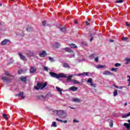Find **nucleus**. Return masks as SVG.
Masks as SVG:
<instances>
[{
  "instance_id": "obj_45",
  "label": "nucleus",
  "mask_w": 130,
  "mask_h": 130,
  "mask_svg": "<svg viewBox=\"0 0 130 130\" xmlns=\"http://www.w3.org/2000/svg\"><path fill=\"white\" fill-rule=\"evenodd\" d=\"M42 25H43V26H45L46 25V21H43Z\"/></svg>"
},
{
  "instance_id": "obj_46",
  "label": "nucleus",
  "mask_w": 130,
  "mask_h": 130,
  "mask_svg": "<svg viewBox=\"0 0 130 130\" xmlns=\"http://www.w3.org/2000/svg\"><path fill=\"white\" fill-rule=\"evenodd\" d=\"M56 120H57V121H59L60 122H63V121L62 120L59 119L58 118H56Z\"/></svg>"
},
{
  "instance_id": "obj_10",
  "label": "nucleus",
  "mask_w": 130,
  "mask_h": 130,
  "mask_svg": "<svg viewBox=\"0 0 130 130\" xmlns=\"http://www.w3.org/2000/svg\"><path fill=\"white\" fill-rule=\"evenodd\" d=\"M78 90V87L76 86H72L69 88L70 91H73V92H76Z\"/></svg>"
},
{
  "instance_id": "obj_49",
  "label": "nucleus",
  "mask_w": 130,
  "mask_h": 130,
  "mask_svg": "<svg viewBox=\"0 0 130 130\" xmlns=\"http://www.w3.org/2000/svg\"><path fill=\"white\" fill-rule=\"evenodd\" d=\"M110 127H112V126H113V122H111L110 123Z\"/></svg>"
},
{
  "instance_id": "obj_55",
  "label": "nucleus",
  "mask_w": 130,
  "mask_h": 130,
  "mask_svg": "<svg viewBox=\"0 0 130 130\" xmlns=\"http://www.w3.org/2000/svg\"><path fill=\"white\" fill-rule=\"evenodd\" d=\"M85 24H86L87 26H89V23L88 22V21H86Z\"/></svg>"
},
{
  "instance_id": "obj_62",
  "label": "nucleus",
  "mask_w": 130,
  "mask_h": 130,
  "mask_svg": "<svg viewBox=\"0 0 130 130\" xmlns=\"http://www.w3.org/2000/svg\"><path fill=\"white\" fill-rule=\"evenodd\" d=\"M130 86V84H128V87Z\"/></svg>"
},
{
  "instance_id": "obj_13",
  "label": "nucleus",
  "mask_w": 130,
  "mask_h": 130,
  "mask_svg": "<svg viewBox=\"0 0 130 130\" xmlns=\"http://www.w3.org/2000/svg\"><path fill=\"white\" fill-rule=\"evenodd\" d=\"M19 81H21L22 82H26V81H27V77L21 76L19 78Z\"/></svg>"
},
{
  "instance_id": "obj_50",
  "label": "nucleus",
  "mask_w": 130,
  "mask_h": 130,
  "mask_svg": "<svg viewBox=\"0 0 130 130\" xmlns=\"http://www.w3.org/2000/svg\"><path fill=\"white\" fill-rule=\"evenodd\" d=\"M127 78H128L129 79H127V82H129L130 83V76H127Z\"/></svg>"
},
{
  "instance_id": "obj_5",
  "label": "nucleus",
  "mask_w": 130,
  "mask_h": 130,
  "mask_svg": "<svg viewBox=\"0 0 130 130\" xmlns=\"http://www.w3.org/2000/svg\"><path fill=\"white\" fill-rule=\"evenodd\" d=\"M18 55H19L20 59H21V60H23V61L27 60V59L26 58V56H25L24 55H23V54H22V53H18Z\"/></svg>"
},
{
  "instance_id": "obj_33",
  "label": "nucleus",
  "mask_w": 130,
  "mask_h": 130,
  "mask_svg": "<svg viewBox=\"0 0 130 130\" xmlns=\"http://www.w3.org/2000/svg\"><path fill=\"white\" fill-rule=\"evenodd\" d=\"M70 46H71V47H74V48H78V47L74 44H71Z\"/></svg>"
},
{
  "instance_id": "obj_52",
  "label": "nucleus",
  "mask_w": 130,
  "mask_h": 130,
  "mask_svg": "<svg viewBox=\"0 0 130 130\" xmlns=\"http://www.w3.org/2000/svg\"><path fill=\"white\" fill-rule=\"evenodd\" d=\"M73 121H74V122H79V121L77 120V119H74Z\"/></svg>"
},
{
  "instance_id": "obj_38",
  "label": "nucleus",
  "mask_w": 130,
  "mask_h": 130,
  "mask_svg": "<svg viewBox=\"0 0 130 130\" xmlns=\"http://www.w3.org/2000/svg\"><path fill=\"white\" fill-rule=\"evenodd\" d=\"M99 60V57H95L94 58V61H95V62H98Z\"/></svg>"
},
{
  "instance_id": "obj_57",
  "label": "nucleus",
  "mask_w": 130,
  "mask_h": 130,
  "mask_svg": "<svg viewBox=\"0 0 130 130\" xmlns=\"http://www.w3.org/2000/svg\"><path fill=\"white\" fill-rule=\"evenodd\" d=\"M92 40H93V37H92L90 39V42H92Z\"/></svg>"
},
{
  "instance_id": "obj_41",
  "label": "nucleus",
  "mask_w": 130,
  "mask_h": 130,
  "mask_svg": "<svg viewBox=\"0 0 130 130\" xmlns=\"http://www.w3.org/2000/svg\"><path fill=\"white\" fill-rule=\"evenodd\" d=\"M90 86L91 87H93V88H95V87H96V84L93 83V82H91L90 83Z\"/></svg>"
},
{
  "instance_id": "obj_17",
  "label": "nucleus",
  "mask_w": 130,
  "mask_h": 130,
  "mask_svg": "<svg viewBox=\"0 0 130 130\" xmlns=\"http://www.w3.org/2000/svg\"><path fill=\"white\" fill-rule=\"evenodd\" d=\"M123 125L127 128L126 130H130V125L128 123H124Z\"/></svg>"
},
{
  "instance_id": "obj_34",
  "label": "nucleus",
  "mask_w": 130,
  "mask_h": 130,
  "mask_svg": "<svg viewBox=\"0 0 130 130\" xmlns=\"http://www.w3.org/2000/svg\"><path fill=\"white\" fill-rule=\"evenodd\" d=\"M113 86L115 87V88H117V89H122L123 88V87L122 86H116L115 85H114Z\"/></svg>"
},
{
  "instance_id": "obj_7",
  "label": "nucleus",
  "mask_w": 130,
  "mask_h": 130,
  "mask_svg": "<svg viewBox=\"0 0 130 130\" xmlns=\"http://www.w3.org/2000/svg\"><path fill=\"white\" fill-rule=\"evenodd\" d=\"M39 55L41 57H45L47 55V53H46V51H43L42 52L39 54Z\"/></svg>"
},
{
  "instance_id": "obj_64",
  "label": "nucleus",
  "mask_w": 130,
  "mask_h": 130,
  "mask_svg": "<svg viewBox=\"0 0 130 130\" xmlns=\"http://www.w3.org/2000/svg\"><path fill=\"white\" fill-rule=\"evenodd\" d=\"M0 6H1V7H2V4H0Z\"/></svg>"
},
{
  "instance_id": "obj_14",
  "label": "nucleus",
  "mask_w": 130,
  "mask_h": 130,
  "mask_svg": "<svg viewBox=\"0 0 130 130\" xmlns=\"http://www.w3.org/2000/svg\"><path fill=\"white\" fill-rule=\"evenodd\" d=\"M67 112L63 111L62 115L60 116V118H65V117H67Z\"/></svg>"
},
{
  "instance_id": "obj_26",
  "label": "nucleus",
  "mask_w": 130,
  "mask_h": 130,
  "mask_svg": "<svg viewBox=\"0 0 130 130\" xmlns=\"http://www.w3.org/2000/svg\"><path fill=\"white\" fill-rule=\"evenodd\" d=\"M56 89L58 92H59L60 94H62V92H61V89L57 86L56 87Z\"/></svg>"
},
{
  "instance_id": "obj_40",
  "label": "nucleus",
  "mask_w": 130,
  "mask_h": 130,
  "mask_svg": "<svg viewBox=\"0 0 130 130\" xmlns=\"http://www.w3.org/2000/svg\"><path fill=\"white\" fill-rule=\"evenodd\" d=\"M44 70L46 72H48V68L46 66H44Z\"/></svg>"
},
{
  "instance_id": "obj_9",
  "label": "nucleus",
  "mask_w": 130,
  "mask_h": 130,
  "mask_svg": "<svg viewBox=\"0 0 130 130\" xmlns=\"http://www.w3.org/2000/svg\"><path fill=\"white\" fill-rule=\"evenodd\" d=\"M27 56L28 57H31V56H34V52L29 51L27 53Z\"/></svg>"
},
{
  "instance_id": "obj_51",
  "label": "nucleus",
  "mask_w": 130,
  "mask_h": 130,
  "mask_svg": "<svg viewBox=\"0 0 130 130\" xmlns=\"http://www.w3.org/2000/svg\"><path fill=\"white\" fill-rule=\"evenodd\" d=\"M126 25L127 27H130V25H129V24L128 23V22H126Z\"/></svg>"
},
{
  "instance_id": "obj_59",
  "label": "nucleus",
  "mask_w": 130,
  "mask_h": 130,
  "mask_svg": "<svg viewBox=\"0 0 130 130\" xmlns=\"http://www.w3.org/2000/svg\"><path fill=\"white\" fill-rule=\"evenodd\" d=\"M127 121H128V122H129L128 124L130 125V120L129 119L127 120Z\"/></svg>"
},
{
  "instance_id": "obj_4",
  "label": "nucleus",
  "mask_w": 130,
  "mask_h": 130,
  "mask_svg": "<svg viewBox=\"0 0 130 130\" xmlns=\"http://www.w3.org/2000/svg\"><path fill=\"white\" fill-rule=\"evenodd\" d=\"M66 51L67 52H69V53H73L72 55L70 56V57H72V56H75V53H74V51L73 50L70 49L69 47H67L65 48Z\"/></svg>"
},
{
  "instance_id": "obj_32",
  "label": "nucleus",
  "mask_w": 130,
  "mask_h": 130,
  "mask_svg": "<svg viewBox=\"0 0 130 130\" xmlns=\"http://www.w3.org/2000/svg\"><path fill=\"white\" fill-rule=\"evenodd\" d=\"M59 29L61 32H66V28L65 27H60Z\"/></svg>"
},
{
  "instance_id": "obj_28",
  "label": "nucleus",
  "mask_w": 130,
  "mask_h": 130,
  "mask_svg": "<svg viewBox=\"0 0 130 130\" xmlns=\"http://www.w3.org/2000/svg\"><path fill=\"white\" fill-rule=\"evenodd\" d=\"M24 95V93L23 92H20L19 94H16V96H22V99H24V96H23Z\"/></svg>"
},
{
  "instance_id": "obj_27",
  "label": "nucleus",
  "mask_w": 130,
  "mask_h": 130,
  "mask_svg": "<svg viewBox=\"0 0 130 130\" xmlns=\"http://www.w3.org/2000/svg\"><path fill=\"white\" fill-rule=\"evenodd\" d=\"M26 30L28 31V32H31V31H33V28L31 27L30 26H28Z\"/></svg>"
},
{
  "instance_id": "obj_58",
  "label": "nucleus",
  "mask_w": 130,
  "mask_h": 130,
  "mask_svg": "<svg viewBox=\"0 0 130 130\" xmlns=\"http://www.w3.org/2000/svg\"><path fill=\"white\" fill-rule=\"evenodd\" d=\"M114 41L113 40H110V42H114Z\"/></svg>"
},
{
  "instance_id": "obj_6",
  "label": "nucleus",
  "mask_w": 130,
  "mask_h": 130,
  "mask_svg": "<svg viewBox=\"0 0 130 130\" xmlns=\"http://www.w3.org/2000/svg\"><path fill=\"white\" fill-rule=\"evenodd\" d=\"M11 41L9 39H5L1 43V45H6L7 43H10Z\"/></svg>"
},
{
  "instance_id": "obj_43",
  "label": "nucleus",
  "mask_w": 130,
  "mask_h": 130,
  "mask_svg": "<svg viewBox=\"0 0 130 130\" xmlns=\"http://www.w3.org/2000/svg\"><path fill=\"white\" fill-rule=\"evenodd\" d=\"M87 83H90V84L91 83H92V78H89L88 79V80L87 81Z\"/></svg>"
},
{
  "instance_id": "obj_37",
  "label": "nucleus",
  "mask_w": 130,
  "mask_h": 130,
  "mask_svg": "<svg viewBox=\"0 0 130 130\" xmlns=\"http://www.w3.org/2000/svg\"><path fill=\"white\" fill-rule=\"evenodd\" d=\"M121 64L119 63H116L115 64V67H116V68H117L118 67H121Z\"/></svg>"
},
{
  "instance_id": "obj_47",
  "label": "nucleus",
  "mask_w": 130,
  "mask_h": 130,
  "mask_svg": "<svg viewBox=\"0 0 130 130\" xmlns=\"http://www.w3.org/2000/svg\"><path fill=\"white\" fill-rule=\"evenodd\" d=\"M116 70H117V69H116V68H112L111 70V71H112V72H116Z\"/></svg>"
},
{
  "instance_id": "obj_35",
  "label": "nucleus",
  "mask_w": 130,
  "mask_h": 130,
  "mask_svg": "<svg viewBox=\"0 0 130 130\" xmlns=\"http://www.w3.org/2000/svg\"><path fill=\"white\" fill-rule=\"evenodd\" d=\"M52 126H53L54 127H56V126H57V125H56V122H53Z\"/></svg>"
},
{
  "instance_id": "obj_25",
  "label": "nucleus",
  "mask_w": 130,
  "mask_h": 130,
  "mask_svg": "<svg viewBox=\"0 0 130 130\" xmlns=\"http://www.w3.org/2000/svg\"><path fill=\"white\" fill-rule=\"evenodd\" d=\"M96 69H104V68H105V66H103V65H98L96 67Z\"/></svg>"
},
{
  "instance_id": "obj_61",
  "label": "nucleus",
  "mask_w": 130,
  "mask_h": 130,
  "mask_svg": "<svg viewBox=\"0 0 130 130\" xmlns=\"http://www.w3.org/2000/svg\"><path fill=\"white\" fill-rule=\"evenodd\" d=\"M75 24H78V22L75 21Z\"/></svg>"
},
{
  "instance_id": "obj_23",
  "label": "nucleus",
  "mask_w": 130,
  "mask_h": 130,
  "mask_svg": "<svg viewBox=\"0 0 130 130\" xmlns=\"http://www.w3.org/2000/svg\"><path fill=\"white\" fill-rule=\"evenodd\" d=\"M125 64H128L130 62V58H125Z\"/></svg>"
},
{
  "instance_id": "obj_16",
  "label": "nucleus",
  "mask_w": 130,
  "mask_h": 130,
  "mask_svg": "<svg viewBox=\"0 0 130 130\" xmlns=\"http://www.w3.org/2000/svg\"><path fill=\"white\" fill-rule=\"evenodd\" d=\"M38 98L40 100H42V101H45L46 98L44 95H39L38 96Z\"/></svg>"
},
{
  "instance_id": "obj_36",
  "label": "nucleus",
  "mask_w": 130,
  "mask_h": 130,
  "mask_svg": "<svg viewBox=\"0 0 130 130\" xmlns=\"http://www.w3.org/2000/svg\"><path fill=\"white\" fill-rule=\"evenodd\" d=\"M116 4H121V3H123V0H118L116 1Z\"/></svg>"
},
{
  "instance_id": "obj_56",
  "label": "nucleus",
  "mask_w": 130,
  "mask_h": 130,
  "mask_svg": "<svg viewBox=\"0 0 130 130\" xmlns=\"http://www.w3.org/2000/svg\"><path fill=\"white\" fill-rule=\"evenodd\" d=\"M64 123H67L68 122V121L67 120H64L63 121V122Z\"/></svg>"
},
{
  "instance_id": "obj_39",
  "label": "nucleus",
  "mask_w": 130,
  "mask_h": 130,
  "mask_svg": "<svg viewBox=\"0 0 130 130\" xmlns=\"http://www.w3.org/2000/svg\"><path fill=\"white\" fill-rule=\"evenodd\" d=\"M114 96L115 97L117 95V90H115L113 93Z\"/></svg>"
},
{
  "instance_id": "obj_44",
  "label": "nucleus",
  "mask_w": 130,
  "mask_h": 130,
  "mask_svg": "<svg viewBox=\"0 0 130 130\" xmlns=\"http://www.w3.org/2000/svg\"><path fill=\"white\" fill-rule=\"evenodd\" d=\"M122 40L123 41H126V40H127V38H126V37H123L122 38Z\"/></svg>"
},
{
  "instance_id": "obj_54",
  "label": "nucleus",
  "mask_w": 130,
  "mask_h": 130,
  "mask_svg": "<svg viewBox=\"0 0 130 130\" xmlns=\"http://www.w3.org/2000/svg\"><path fill=\"white\" fill-rule=\"evenodd\" d=\"M69 108H71V109H76V108H74V107H71V106H69Z\"/></svg>"
},
{
  "instance_id": "obj_48",
  "label": "nucleus",
  "mask_w": 130,
  "mask_h": 130,
  "mask_svg": "<svg viewBox=\"0 0 130 130\" xmlns=\"http://www.w3.org/2000/svg\"><path fill=\"white\" fill-rule=\"evenodd\" d=\"M5 75H6V76H9L8 77H10V74L9 73V72H6V73H5Z\"/></svg>"
},
{
  "instance_id": "obj_42",
  "label": "nucleus",
  "mask_w": 130,
  "mask_h": 130,
  "mask_svg": "<svg viewBox=\"0 0 130 130\" xmlns=\"http://www.w3.org/2000/svg\"><path fill=\"white\" fill-rule=\"evenodd\" d=\"M3 117L4 118H5V119H8V116L7 115V114H4L3 115Z\"/></svg>"
},
{
  "instance_id": "obj_19",
  "label": "nucleus",
  "mask_w": 130,
  "mask_h": 130,
  "mask_svg": "<svg viewBox=\"0 0 130 130\" xmlns=\"http://www.w3.org/2000/svg\"><path fill=\"white\" fill-rule=\"evenodd\" d=\"M59 46H60V45L59 44V43H58V42L55 43V44L53 45V47L54 48H58Z\"/></svg>"
},
{
  "instance_id": "obj_29",
  "label": "nucleus",
  "mask_w": 130,
  "mask_h": 130,
  "mask_svg": "<svg viewBox=\"0 0 130 130\" xmlns=\"http://www.w3.org/2000/svg\"><path fill=\"white\" fill-rule=\"evenodd\" d=\"M72 82L74 83V84H77V85H80V82H79L76 80H72Z\"/></svg>"
},
{
  "instance_id": "obj_15",
  "label": "nucleus",
  "mask_w": 130,
  "mask_h": 130,
  "mask_svg": "<svg viewBox=\"0 0 130 130\" xmlns=\"http://www.w3.org/2000/svg\"><path fill=\"white\" fill-rule=\"evenodd\" d=\"M89 74L87 72H83L81 74H77L75 76H78V77H80L81 76H88Z\"/></svg>"
},
{
  "instance_id": "obj_24",
  "label": "nucleus",
  "mask_w": 130,
  "mask_h": 130,
  "mask_svg": "<svg viewBox=\"0 0 130 130\" xmlns=\"http://www.w3.org/2000/svg\"><path fill=\"white\" fill-rule=\"evenodd\" d=\"M128 116H129V115L128 113V114L122 115L121 116V117H122V118H127V117H128Z\"/></svg>"
},
{
  "instance_id": "obj_3",
  "label": "nucleus",
  "mask_w": 130,
  "mask_h": 130,
  "mask_svg": "<svg viewBox=\"0 0 130 130\" xmlns=\"http://www.w3.org/2000/svg\"><path fill=\"white\" fill-rule=\"evenodd\" d=\"M1 79L5 83H10L12 81V78L10 77H3Z\"/></svg>"
},
{
  "instance_id": "obj_20",
  "label": "nucleus",
  "mask_w": 130,
  "mask_h": 130,
  "mask_svg": "<svg viewBox=\"0 0 130 130\" xmlns=\"http://www.w3.org/2000/svg\"><path fill=\"white\" fill-rule=\"evenodd\" d=\"M35 72H36V68L34 67L30 68V73H35Z\"/></svg>"
},
{
  "instance_id": "obj_30",
  "label": "nucleus",
  "mask_w": 130,
  "mask_h": 130,
  "mask_svg": "<svg viewBox=\"0 0 130 130\" xmlns=\"http://www.w3.org/2000/svg\"><path fill=\"white\" fill-rule=\"evenodd\" d=\"M49 60H50L51 62H54L55 61L54 59L51 57H49Z\"/></svg>"
},
{
  "instance_id": "obj_22",
  "label": "nucleus",
  "mask_w": 130,
  "mask_h": 130,
  "mask_svg": "<svg viewBox=\"0 0 130 130\" xmlns=\"http://www.w3.org/2000/svg\"><path fill=\"white\" fill-rule=\"evenodd\" d=\"M95 57H96V54H91L89 56L90 59H94V58H95Z\"/></svg>"
},
{
  "instance_id": "obj_8",
  "label": "nucleus",
  "mask_w": 130,
  "mask_h": 130,
  "mask_svg": "<svg viewBox=\"0 0 130 130\" xmlns=\"http://www.w3.org/2000/svg\"><path fill=\"white\" fill-rule=\"evenodd\" d=\"M63 111H62V110H59V111L55 110L54 112H55V113H56L57 114V115H58V116H59V117H60V116H61V115L62 114Z\"/></svg>"
},
{
  "instance_id": "obj_53",
  "label": "nucleus",
  "mask_w": 130,
  "mask_h": 130,
  "mask_svg": "<svg viewBox=\"0 0 130 130\" xmlns=\"http://www.w3.org/2000/svg\"><path fill=\"white\" fill-rule=\"evenodd\" d=\"M82 45H85L86 46V45H87V43H85V42H82Z\"/></svg>"
},
{
  "instance_id": "obj_21",
  "label": "nucleus",
  "mask_w": 130,
  "mask_h": 130,
  "mask_svg": "<svg viewBox=\"0 0 130 130\" xmlns=\"http://www.w3.org/2000/svg\"><path fill=\"white\" fill-rule=\"evenodd\" d=\"M63 67L64 68H66L67 69H70L71 67H70V65H69V64L68 63H64L63 64Z\"/></svg>"
},
{
  "instance_id": "obj_18",
  "label": "nucleus",
  "mask_w": 130,
  "mask_h": 130,
  "mask_svg": "<svg viewBox=\"0 0 130 130\" xmlns=\"http://www.w3.org/2000/svg\"><path fill=\"white\" fill-rule=\"evenodd\" d=\"M73 102H81V100L78 98L72 99Z\"/></svg>"
},
{
  "instance_id": "obj_12",
  "label": "nucleus",
  "mask_w": 130,
  "mask_h": 130,
  "mask_svg": "<svg viewBox=\"0 0 130 130\" xmlns=\"http://www.w3.org/2000/svg\"><path fill=\"white\" fill-rule=\"evenodd\" d=\"M103 75H107V76H111V75H112V74L111 73V72H110L109 71H105L104 73H103Z\"/></svg>"
},
{
  "instance_id": "obj_1",
  "label": "nucleus",
  "mask_w": 130,
  "mask_h": 130,
  "mask_svg": "<svg viewBox=\"0 0 130 130\" xmlns=\"http://www.w3.org/2000/svg\"><path fill=\"white\" fill-rule=\"evenodd\" d=\"M51 77L52 78H55V79H60V78H67V74H64V73H59V74H57L56 73L53 72L49 73Z\"/></svg>"
},
{
  "instance_id": "obj_2",
  "label": "nucleus",
  "mask_w": 130,
  "mask_h": 130,
  "mask_svg": "<svg viewBox=\"0 0 130 130\" xmlns=\"http://www.w3.org/2000/svg\"><path fill=\"white\" fill-rule=\"evenodd\" d=\"M46 86H47V83L45 82L44 83H38L37 85V86H35V89L36 90H40V89H43L45 88Z\"/></svg>"
},
{
  "instance_id": "obj_11",
  "label": "nucleus",
  "mask_w": 130,
  "mask_h": 130,
  "mask_svg": "<svg viewBox=\"0 0 130 130\" xmlns=\"http://www.w3.org/2000/svg\"><path fill=\"white\" fill-rule=\"evenodd\" d=\"M74 77V75H70L68 76H67V78H65V79H67V81H69L70 82H72L73 80H72V78Z\"/></svg>"
},
{
  "instance_id": "obj_31",
  "label": "nucleus",
  "mask_w": 130,
  "mask_h": 130,
  "mask_svg": "<svg viewBox=\"0 0 130 130\" xmlns=\"http://www.w3.org/2000/svg\"><path fill=\"white\" fill-rule=\"evenodd\" d=\"M23 73H25V70L23 69H21L20 70L18 71V74H23Z\"/></svg>"
},
{
  "instance_id": "obj_63",
  "label": "nucleus",
  "mask_w": 130,
  "mask_h": 130,
  "mask_svg": "<svg viewBox=\"0 0 130 130\" xmlns=\"http://www.w3.org/2000/svg\"><path fill=\"white\" fill-rule=\"evenodd\" d=\"M10 1H11L12 2H14V0H10Z\"/></svg>"
},
{
  "instance_id": "obj_60",
  "label": "nucleus",
  "mask_w": 130,
  "mask_h": 130,
  "mask_svg": "<svg viewBox=\"0 0 130 130\" xmlns=\"http://www.w3.org/2000/svg\"><path fill=\"white\" fill-rule=\"evenodd\" d=\"M124 105H125V106H126V105H127V103H125L124 104Z\"/></svg>"
}]
</instances>
